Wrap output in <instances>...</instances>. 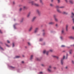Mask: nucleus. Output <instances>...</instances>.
I'll list each match as a JSON object with an SVG mask.
<instances>
[{
	"instance_id": "39448f33",
	"label": "nucleus",
	"mask_w": 74,
	"mask_h": 74,
	"mask_svg": "<svg viewBox=\"0 0 74 74\" xmlns=\"http://www.w3.org/2000/svg\"><path fill=\"white\" fill-rule=\"evenodd\" d=\"M39 30V28L38 27H36L35 29V30L34 31V32L35 33H36L38 32V30Z\"/></svg>"
},
{
	"instance_id": "aec40b11",
	"label": "nucleus",
	"mask_w": 74,
	"mask_h": 74,
	"mask_svg": "<svg viewBox=\"0 0 74 74\" xmlns=\"http://www.w3.org/2000/svg\"><path fill=\"white\" fill-rule=\"evenodd\" d=\"M63 14H65V15H67L68 13L65 12H63Z\"/></svg>"
},
{
	"instance_id": "ddd939ff",
	"label": "nucleus",
	"mask_w": 74,
	"mask_h": 74,
	"mask_svg": "<svg viewBox=\"0 0 74 74\" xmlns=\"http://www.w3.org/2000/svg\"><path fill=\"white\" fill-rule=\"evenodd\" d=\"M35 5V6H36V7H39V6H40V5H39V4L37 3H35V5Z\"/></svg>"
},
{
	"instance_id": "dca6fc26",
	"label": "nucleus",
	"mask_w": 74,
	"mask_h": 74,
	"mask_svg": "<svg viewBox=\"0 0 74 74\" xmlns=\"http://www.w3.org/2000/svg\"><path fill=\"white\" fill-rule=\"evenodd\" d=\"M53 58H56V59H59V57L57 56H53Z\"/></svg>"
},
{
	"instance_id": "423d86ee",
	"label": "nucleus",
	"mask_w": 74,
	"mask_h": 74,
	"mask_svg": "<svg viewBox=\"0 0 74 74\" xmlns=\"http://www.w3.org/2000/svg\"><path fill=\"white\" fill-rule=\"evenodd\" d=\"M49 52V51H46V50H44L43 51V53H46L47 55H48V53Z\"/></svg>"
},
{
	"instance_id": "e433bc0d",
	"label": "nucleus",
	"mask_w": 74,
	"mask_h": 74,
	"mask_svg": "<svg viewBox=\"0 0 74 74\" xmlns=\"http://www.w3.org/2000/svg\"><path fill=\"white\" fill-rule=\"evenodd\" d=\"M28 45H30L31 44L30 43H29V42H28Z\"/></svg>"
},
{
	"instance_id": "f8f14e48",
	"label": "nucleus",
	"mask_w": 74,
	"mask_h": 74,
	"mask_svg": "<svg viewBox=\"0 0 74 74\" xmlns=\"http://www.w3.org/2000/svg\"><path fill=\"white\" fill-rule=\"evenodd\" d=\"M68 27H69V25H66V31H68V29H67L68 28Z\"/></svg>"
},
{
	"instance_id": "ea45409f",
	"label": "nucleus",
	"mask_w": 74,
	"mask_h": 74,
	"mask_svg": "<svg viewBox=\"0 0 74 74\" xmlns=\"http://www.w3.org/2000/svg\"><path fill=\"white\" fill-rule=\"evenodd\" d=\"M42 39L41 38V39H40V41H42Z\"/></svg>"
},
{
	"instance_id": "3c124183",
	"label": "nucleus",
	"mask_w": 74,
	"mask_h": 74,
	"mask_svg": "<svg viewBox=\"0 0 74 74\" xmlns=\"http://www.w3.org/2000/svg\"><path fill=\"white\" fill-rule=\"evenodd\" d=\"M22 63H24V62L23 61L22 62Z\"/></svg>"
},
{
	"instance_id": "f257e3e1",
	"label": "nucleus",
	"mask_w": 74,
	"mask_h": 74,
	"mask_svg": "<svg viewBox=\"0 0 74 74\" xmlns=\"http://www.w3.org/2000/svg\"><path fill=\"white\" fill-rule=\"evenodd\" d=\"M52 68V66L51 65H50L49 66L48 68L47 69V70L49 72H51V69Z\"/></svg>"
},
{
	"instance_id": "de8ad7c7",
	"label": "nucleus",
	"mask_w": 74,
	"mask_h": 74,
	"mask_svg": "<svg viewBox=\"0 0 74 74\" xmlns=\"http://www.w3.org/2000/svg\"><path fill=\"white\" fill-rule=\"evenodd\" d=\"M0 33H2V32H1V30H0Z\"/></svg>"
},
{
	"instance_id": "c03bdc74",
	"label": "nucleus",
	"mask_w": 74,
	"mask_h": 74,
	"mask_svg": "<svg viewBox=\"0 0 74 74\" xmlns=\"http://www.w3.org/2000/svg\"><path fill=\"white\" fill-rule=\"evenodd\" d=\"M73 23H74V18H73Z\"/></svg>"
},
{
	"instance_id": "4d7b16f0",
	"label": "nucleus",
	"mask_w": 74,
	"mask_h": 74,
	"mask_svg": "<svg viewBox=\"0 0 74 74\" xmlns=\"http://www.w3.org/2000/svg\"><path fill=\"white\" fill-rule=\"evenodd\" d=\"M41 65L42 66H44V65L43 64H42Z\"/></svg>"
},
{
	"instance_id": "b1692460",
	"label": "nucleus",
	"mask_w": 74,
	"mask_h": 74,
	"mask_svg": "<svg viewBox=\"0 0 74 74\" xmlns=\"http://www.w3.org/2000/svg\"><path fill=\"white\" fill-rule=\"evenodd\" d=\"M69 1L70 3H71V4H73V1H72L71 0H69Z\"/></svg>"
},
{
	"instance_id": "7c9ffc66",
	"label": "nucleus",
	"mask_w": 74,
	"mask_h": 74,
	"mask_svg": "<svg viewBox=\"0 0 74 74\" xmlns=\"http://www.w3.org/2000/svg\"><path fill=\"white\" fill-rule=\"evenodd\" d=\"M61 47H65V46L64 45H61Z\"/></svg>"
},
{
	"instance_id": "864d4df0",
	"label": "nucleus",
	"mask_w": 74,
	"mask_h": 74,
	"mask_svg": "<svg viewBox=\"0 0 74 74\" xmlns=\"http://www.w3.org/2000/svg\"><path fill=\"white\" fill-rule=\"evenodd\" d=\"M12 68H13V69H14V68H15V67H12Z\"/></svg>"
},
{
	"instance_id": "37998d69",
	"label": "nucleus",
	"mask_w": 74,
	"mask_h": 74,
	"mask_svg": "<svg viewBox=\"0 0 74 74\" xmlns=\"http://www.w3.org/2000/svg\"><path fill=\"white\" fill-rule=\"evenodd\" d=\"M72 29H73V30H74V26L72 27Z\"/></svg>"
},
{
	"instance_id": "a18cd8bd",
	"label": "nucleus",
	"mask_w": 74,
	"mask_h": 74,
	"mask_svg": "<svg viewBox=\"0 0 74 74\" xmlns=\"http://www.w3.org/2000/svg\"><path fill=\"white\" fill-rule=\"evenodd\" d=\"M67 68H68V67H67V66H66V67H65V69H67Z\"/></svg>"
},
{
	"instance_id": "72a5a7b5",
	"label": "nucleus",
	"mask_w": 74,
	"mask_h": 74,
	"mask_svg": "<svg viewBox=\"0 0 74 74\" xmlns=\"http://www.w3.org/2000/svg\"><path fill=\"white\" fill-rule=\"evenodd\" d=\"M22 10V8H20L19 9L20 11H21Z\"/></svg>"
},
{
	"instance_id": "0e129e2a",
	"label": "nucleus",
	"mask_w": 74,
	"mask_h": 74,
	"mask_svg": "<svg viewBox=\"0 0 74 74\" xmlns=\"http://www.w3.org/2000/svg\"><path fill=\"white\" fill-rule=\"evenodd\" d=\"M73 47H74V45H73Z\"/></svg>"
},
{
	"instance_id": "c85d7f7f",
	"label": "nucleus",
	"mask_w": 74,
	"mask_h": 74,
	"mask_svg": "<svg viewBox=\"0 0 74 74\" xmlns=\"http://www.w3.org/2000/svg\"><path fill=\"white\" fill-rule=\"evenodd\" d=\"M50 6H51V7H53V4H50Z\"/></svg>"
},
{
	"instance_id": "9d476101",
	"label": "nucleus",
	"mask_w": 74,
	"mask_h": 74,
	"mask_svg": "<svg viewBox=\"0 0 74 74\" xmlns=\"http://www.w3.org/2000/svg\"><path fill=\"white\" fill-rule=\"evenodd\" d=\"M39 1L41 5H43L44 4V3H43V2H42V0H39Z\"/></svg>"
},
{
	"instance_id": "c9c22d12",
	"label": "nucleus",
	"mask_w": 74,
	"mask_h": 74,
	"mask_svg": "<svg viewBox=\"0 0 74 74\" xmlns=\"http://www.w3.org/2000/svg\"><path fill=\"white\" fill-rule=\"evenodd\" d=\"M7 42H8V43H10V41H9V40H7Z\"/></svg>"
},
{
	"instance_id": "052dcab7",
	"label": "nucleus",
	"mask_w": 74,
	"mask_h": 74,
	"mask_svg": "<svg viewBox=\"0 0 74 74\" xmlns=\"http://www.w3.org/2000/svg\"><path fill=\"white\" fill-rule=\"evenodd\" d=\"M35 0V1H37V0Z\"/></svg>"
},
{
	"instance_id": "bf43d9fd",
	"label": "nucleus",
	"mask_w": 74,
	"mask_h": 74,
	"mask_svg": "<svg viewBox=\"0 0 74 74\" xmlns=\"http://www.w3.org/2000/svg\"><path fill=\"white\" fill-rule=\"evenodd\" d=\"M63 7H60V8H63Z\"/></svg>"
},
{
	"instance_id": "a211bd4d",
	"label": "nucleus",
	"mask_w": 74,
	"mask_h": 74,
	"mask_svg": "<svg viewBox=\"0 0 74 74\" xmlns=\"http://www.w3.org/2000/svg\"><path fill=\"white\" fill-rule=\"evenodd\" d=\"M69 38H70V39H74V37L73 36H70L69 37Z\"/></svg>"
},
{
	"instance_id": "680f3d73",
	"label": "nucleus",
	"mask_w": 74,
	"mask_h": 74,
	"mask_svg": "<svg viewBox=\"0 0 74 74\" xmlns=\"http://www.w3.org/2000/svg\"><path fill=\"white\" fill-rule=\"evenodd\" d=\"M54 69H56V67H54Z\"/></svg>"
},
{
	"instance_id": "bb28decb",
	"label": "nucleus",
	"mask_w": 74,
	"mask_h": 74,
	"mask_svg": "<svg viewBox=\"0 0 74 74\" xmlns=\"http://www.w3.org/2000/svg\"><path fill=\"white\" fill-rule=\"evenodd\" d=\"M56 8L57 9H58V8H59V6H58V5L56 6Z\"/></svg>"
},
{
	"instance_id": "5701e85b",
	"label": "nucleus",
	"mask_w": 74,
	"mask_h": 74,
	"mask_svg": "<svg viewBox=\"0 0 74 74\" xmlns=\"http://www.w3.org/2000/svg\"><path fill=\"white\" fill-rule=\"evenodd\" d=\"M70 54H71L72 53V50L71 49L69 51Z\"/></svg>"
},
{
	"instance_id": "6ab92c4d",
	"label": "nucleus",
	"mask_w": 74,
	"mask_h": 74,
	"mask_svg": "<svg viewBox=\"0 0 74 74\" xmlns=\"http://www.w3.org/2000/svg\"><path fill=\"white\" fill-rule=\"evenodd\" d=\"M57 11L58 12H59V13H61V11L59 9H57Z\"/></svg>"
},
{
	"instance_id": "5fc2aeb1",
	"label": "nucleus",
	"mask_w": 74,
	"mask_h": 74,
	"mask_svg": "<svg viewBox=\"0 0 74 74\" xmlns=\"http://www.w3.org/2000/svg\"><path fill=\"white\" fill-rule=\"evenodd\" d=\"M6 45L7 46V47H9V46L7 45Z\"/></svg>"
},
{
	"instance_id": "473e14b6",
	"label": "nucleus",
	"mask_w": 74,
	"mask_h": 74,
	"mask_svg": "<svg viewBox=\"0 0 74 74\" xmlns=\"http://www.w3.org/2000/svg\"><path fill=\"white\" fill-rule=\"evenodd\" d=\"M56 27H58V24H56Z\"/></svg>"
},
{
	"instance_id": "4468645a",
	"label": "nucleus",
	"mask_w": 74,
	"mask_h": 74,
	"mask_svg": "<svg viewBox=\"0 0 74 74\" xmlns=\"http://www.w3.org/2000/svg\"><path fill=\"white\" fill-rule=\"evenodd\" d=\"M71 15H72L71 18H73V17L74 16V13H73V12H72Z\"/></svg>"
},
{
	"instance_id": "603ef678",
	"label": "nucleus",
	"mask_w": 74,
	"mask_h": 74,
	"mask_svg": "<svg viewBox=\"0 0 74 74\" xmlns=\"http://www.w3.org/2000/svg\"><path fill=\"white\" fill-rule=\"evenodd\" d=\"M44 31H45V30H44V29H43V30H42V32H44Z\"/></svg>"
},
{
	"instance_id": "a878e982",
	"label": "nucleus",
	"mask_w": 74,
	"mask_h": 74,
	"mask_svg": "<svg viewBox=\"0 0 74 74\" xmlns=\"http://www.w3.org/2000/svg\"><path fill=\"white\" fill-rule=\"evenodd\" d=\"M16 58H20V56H16L15 57Z\"/></svg>"
},
{
	"instance_id": "49530a36",
	"label": "nucleus",
	"mask_w": 74,
	"mask_h": 74,
	"mask_svg": "<svg viewBox=\"0 0 74 74\" xmlns=\"http://www.w3.org/2000/svg\"><path fill=\"white\" fill-rule=\"evenodd\" d=\"M65 59H67V56H66V57L65 58Z\"/></svg>"
},
{
	"instance_id": "a19ab883",
	"label": "nucleus",
	"mask_w": 74,
	"mask_h": 74,
	"mask_svg": "<svg viewBox=\"0 0 74 74\" xmlns=\"http://www.w3.org/2000/svg\"><path fill=\"white\" fill-rule=\"evenodd\" d=\"M0 48L1 49H3V48L2 47H1L0 46Z\"/></svg>"
},
{
	"instance_id": "4be33fe9",
	"label": "nucleus",
	"mask_w": 74,
	"mask_h": 74,
	"mask_svg": "<svg viewBox=\"0 0 74 74\" xmlns=\"http://www.w3.org/2000/svg\"><path fill=\"white\" fill-rule=\"evenodd\" d=\"M23 20H24V18H22L20 21L21 22H22L23 21Z\"/></svg>"
},
{
	"instance_id": "6e6d98bb",
	"label": "nucleus",
	"mask_w": 74,
	"mask_h": 74,
	"mask_svg": "<svg viewBox=\"0 0 74 74\" xmlns=\"http://www.w3.org/2000/svg\"><path fill=\"white\" fill-rule=\"evenodd\" d=\"M50 51L51 52H52V50H50Z\"/></svg>"
},
{
	"instance_id": "8fccbe9b",
	"label": "nucleus",
	"mask_w": 74,
	"mask_h": 74,
	"mask_svg": "<svg viewBox=\"0 0 74 74\" xmlns=\"http://www.w3.org/2000/svg\"><path fill=\"white\" fill-rule=\"evenodd\" d=\"M53 0H51V2H53Z\"/></svg>"
},
{
	"instance_id": "f3484780",
	"label": "nucleus",
	"mask_w": 74,
	"mask_h": 74,
	"mask_svg": "<svg viewBox=\"0 0 74 74\" xmlns=\"http://www.w3.org/2000/svg\"><path fill=\"white\" fill-rule=\"evenodd\" d=\"M49 25H53L54 24V23L52 22H50L49 23Z\"/></svg>"
},
{
	"instance_id": "2f4dec72",
	"label": "nucleus",
	"mask_w": 74,
	"mask_h": 74,
	"mask_svg": "<svg viewBox=\"0 0 74 74\" xmlns=\"http://www.w3.org/2000/svg\"><path fill=\"white\" fill-rule=\"evenodd\" d=\"M23 9H26V6H24L23 7Z\"/></svg>"
},
{
	"instance_id": "393cba45",
	"label": "nucleus",
	"mask_w": 74,
	"mask_h": 74,
	"mask_svg": "<svg viewBox=\"0 0 74 74\" xmlns=\"http://www.w3.org/2000/svg\"><path fill=\"white\" fill-rule=\"evenodd\" d=\"M53 16L54 19H55V18H56V15H53Z\"/></svg>"
},
{
	"instance_id": "412c9836",
	"label": "nucleus",
	"mask_w": 74,
	"mask_h": 74,
	"mask_svg": "<svg viewBox=\"0 0 74 74\" xmlns=\"http://www.w3.org/2000/svg\"><path fill=\"white\" fill-rule=\"evenodd\" d=\"M33 57V55H31L30 58V59L31 60H32V59Z\"/></svg>"
},
{
	"instance_id": "9b49d317",
	"label": "nucleus",
	"mask_w": 74,
	"mask_h": 74,
	"mask_svg": "<svg viewBox=\"0 0 74 74\" xmlns=\"http://www.w3.org/2000/svg\"><path fill=\"white\" fill-rule=\"evenodd\" d=\"M36 19V16L34 17L32 20V22H33V21H34V20Z\"/></svg>"
},
{
	"instance_id": "0eeeda50",
	"label": "nucleus",
	"mask_w": 74,
	"mask_h": 74,
	"mask_svg": "<svg viewBox=\"0 0 74 74\" xmlns=\"http://www.w3.org/2000/svg\"><path fill=\"white\" fill-rule=\"evenodd\" d=\"M33 26H31L29 30V31L31 32V31H32V30L33 29Z\"/></svg>"
},
{
	"instance_id": "1a4fd4ad",
	"label": "nucleus",
	"mask_w": 74,
	"mask_h": 74,
	"mask_svg": "<svg viewBox=\"0 0 74 74\" xmlns=\"http://www.w3.org/2000/svg\"><path fill=\"white\" fill-rule=\"evenodd\" d=\"M54 20L56 22H58L59 21V20L56 18H54Z\"/></svg>"
},
{
	"instance_id": "20e7f679",
	"label": "nucleus",
	"mask_w": 74,
	"mask_h": 74,
	"mask_svg": "<svg viewBox=\"0 0 74 74\" xmlns=\"http://www.w3.org/2000/svg\"><path fill=\"white\" fill-rule=\"evenodd\" d=\"M36 12L38 14V15H41V12L39 10H36Z\"/></svg>"
},
{
	"instance_id": "13d9d810",
	"label": "nucleus",
	"mask_w": 74,
	"mask_h": 74,
	"mask_svg": "<svg viewBox=\"0 0 74 74\" xmlns=\"http://www.w3.org/2000/svg\"><path fill=\"white\" fill-rule=\"evenodd\" d=\"M23 57H25V56L24 55L22 56Z\"/></svg>"
},
{
	"instance_id": "c756f323",
	"label": "nucleus",
	"mask_w": 74,
	"mask_h": 74,
	"mask_svg": "<svg viewBox=\"0 0 74 74\" xmlns=\"http://www.w3.org/2000/svg\"><path fill=\"white\" fill-rule=\"evenodd\" d=\"M71 62H72V64H74V62L73 60H72L71 61Z\"/></svg>"
},
{
	"instance_id": "4c0bfd02",
	"label": "nucleus",
	"mask_w": 74,
	"mask_h": 74,
	"mask_svg": "<svg viewBox=\"0 0 74 74\" xmlns=\"http://www.w3.org/2000/svg\"><path fill=\"white\" fill-rule=\"evenodd\" d=\"M65 0L66 3H68V1H67V0Z\"/></svg>"
},
{
	"instance_id": "f03ea898",
	"label": "nucleus",
	"mask_w": 74,
	"mask_h": 74,
	"mask_svg": "<svg viewBox=\"0 0 74 74\" xmlns=\"http://www.w3.org/2000/svg\"><path fill=\"white\" fill-rule=\"evenodd\" d=\"M64 58H65V56H64L62 58L61 60V64H62V65H63V60L64 59Z\"/></svg>"
},
{
	"instance_id": "79ce46f5",
	"label": "nucleus",
	"mask_w": 74,
	"mask_h": 74,
	"mask_svg": "<svg viewBox=\"0 0 74 74\" xmlns=\"http://www.w3.org/2000/svg\"><path fill=\"white\" fill-rule=\"evenodd\" d=\"M43 36H44L45 35V33L44 32L43 34Z\"/></svg>"
},
{
	"instance_id": "cd10ccee",
	"label": "nucleus",
	"mask_w": 74,
	"mask_h": 74,
	"mask_svg": "<svg viewBox=\"0 0 74 74\" xmlns=\"http://www.w3.org/2000/svg\"><path fill=\"white\" fill-rule=\"evenodd\" d=\"M58 2V3H60V0H57Z\"/></svg>"
},
{
	"instance_id": "6e6552de",
	"label": "nucleus",
	"mask_w": 74,
	"mask_h": 74,
	"mask_svg": "<svg viewBox=\"0 0 74 74\" xmlns=\"http://www.w3.org/2000/svg\"><path fill=\"white\" fill-rule=\"evenodd\" d=\"M61 33L62 34H64V29H62L61 31Z\"/></svg>"
},
{
	"instance_id": "2eb2a0df",
	"label": "nucleus",
	"mask_w": 74,
	"mask_h": 74,
	"mask_svg": "<svg viewBox=\"0 0 74 74\" xmlns=\"http://www.w3.org/2000/svg\"><path fill=\"white\" fill-rule=\"evenodd\" d=\"M30 14H31V13L30 12H29L28 14L27 15V17L28 18V17H29L30 16Z\"/></svg>"
},
{
	"instance_id": "7ed1b4c3",
	"label": "nucleus",
	"mask_w": 74,
	"mask_h": 74,
	"mask_svg": "<svg viewBox=\"0 0 74 74\" xmlns=\"http://www.w3.org/2000/svg\"><path fill=\"white\" fill-rule=\"evenodd\" d=\"M29 3H31L32 5H35V4H36V3H35L33 1H29Z\"/></svg>"
},
{
	"instance_id": "58836bf2",
	"label": "nucleus",
	"mask_w": 74,
	"mask_h": 74,
	"mask_svg": "<svg viewBox=\"0 0 74 74\" xmlns=\"http://www.w3.org/2000/svg\"><path fill=\"white\" fill-rule=\"evenodd\" d=\"M13 47H14V43H13V46H12Z\"/></svg>"
},
{
	"instance_id": "f704fd0d",
	"label": "nucleus",
	"mask_w": 74,
	"mask_h": 74,
	"mask_svg": "<svg viewBox=\"0 0 74 74\" xmlns=\"http://www.w3.org/2000/svg\"><path fill=\"white\" fill-rule=\"evenodd\" d=\"M60 38H61V40H63V38L61 36V37H60Z\"/></svg>"
},
{
	"instance_id": "09e8293b",
	"label": "nucleus",
	"mask_w": 74,
	"mask_h": 74,
	"mask_svg": "<svg viewBox=\"0 0 74 74\" xmlns=\"http://www.w3.org/2000/svg\"><path fill=\"white\" fill-rule=\"evenodd\" d=\"M36 59H37V60H39V59L38 58H37Z\"/></svg>"
},
{
	"instance_id": "e2e57ef3",
	"label": "nucleus",
	"mask_w": 74,
	"mask_h": 74,
	"mask_svg": "<svg viewBox=\"0 0 74 74\" xmlns=\"http://www.w3.org/2000/svg\"><path fill=\"white\" fill-rule=\"evenodd\" d=\"M13 4H14V3H14V2H13Z\"/></svg>"
}]
</instances>
